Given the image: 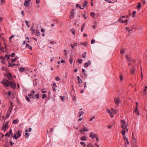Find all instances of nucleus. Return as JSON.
<instances>
[{
    "instance_id": "obj_6",
    "label": "nucleus",
    "mask_w": 147,
    "mask_h": 147,
    "mask_svg": "<svg viewBox=\"0 0 147 147\" xmlns=\"http://www.w3.org/2000/svg\"><path fill=\"white\" fill-rule=\"evenodd\" d=\"M31 0H25V2L24 3V5L25 6H28L30 2H31Z\"/></svg>"
},
{
    "instance_id": "obj_36",
    "label": "nucleus",
    "mask_w": 147,
    "mask_h": 147,
    "mask_svg": "<svg viewBox=\"0 0 147 147\" xmlns=\"http://www.w3.org/2000/svg\"><path fill=\"white\" fill-rule=\"evenodd\" d=\"M136 11H134L132 12V17L133 18L135 17L136 14Z\"/></svg>"
},
{
    "instance_id": "obj_15",
    "label": "nucleus",
    "mask_w": 147,
    "mask_h": 147,
    "mask_svg": "<svg viewBox=\"0 0 147 147\" xmlns=\"http://www.w3.org/2000/svg\"><path fill=\"white\" fill-rule=\"evenodd\" d=\"M136 69L135 67L132 68L131 69V73L132 75H134L135 74V70Z\"/></svg>"
},
{
    "instance_id": "obj_43",
    "label": "nucleus",
    "mask_w": 147,
    "mask_h": 147,
    "mask_svg": "<svg viewBox=\"0 0 147 147\" xmlns=\"http://www.w3.org/2000/svg\"><path fill=\"white\" fill-rule=\"evenodd\" d=\"M80 144L81 145H83L84 146H86L85 143L83 142H80Z\"/></svg>"
},
{
    "instance_id": "obj_8",
    "label": "nucleus",
    "mask_w": 147,
    "mask_h": 147,
    "mask_svg": "<svg viewBox=\"0 0 147 147\" xmlns=\"http://www.w3.org/2000/svg\"><path fill=\"white\" fill-rule=\"evenodd\" d=\"M11 106L9 107L8 109V110L7 112V113H11L12 109H13V104L12 102L11 103Z\"/></svg>"
},
{
    "instance_id": "obj_28",
    "label": "nucleus",
    "mask_w": 147,
    "mask_h": 147,
    "mask_svg": "<svg viewBox=\"0 0 147 147\" xmlns=\"http://www.w3.org/2000/svg\"><path fill=\"white\" fill-rule=\"evenodd\" d=\"M19 70L20 71L22 72L24 71V69L23 67H20L18 68Z\"/></svg>"
},
{
    "instance_id": "obj_56",
    "label": "nucleus",
    "mask_w": 147,
    "mask_h": 147,
    "mask_svg": "<svg viewBox=\"0 0 147 147\" xmlns=\"http://www.w3.org/2000/svg\"><path fill=\"white\" fill-rule=\"evenodd\" d=\"M10 134L9 133H7L5 135V136H7L8 137L9 136Z\"/></svg>"
},
{
    "instance_id": "obj_41",
    "label": "nucleus",
    "mask_w": 147,
    "mask_h": 147,
    "mask_svg": "<svg viewBox=\"0 0 147 147\" xmlns=\"http://www.w3.org/2000/svg\"><path fill=\"white\" fill-rule=\"evenodd\" d=\"M55 79V80L57 81H59L61 80V79L58 76L56 77Z\"/></svg>"
},
{
    "instance_id": "obj_14",
    "label": "nucleus",
    "mask_w": 147,
    "mask_h": 147,
    "mask_svg": "<svg viewBox=\"0 0 147 147\" xmlns=\"http://www.w3.org/2000/svg\"><path fill=\"white\" fill-rule=\"evenodd\" d=\"M97 136L96 134H94L93 133L91 132L90 135V137L92 138H96Z\"/></svg>"
},
{
    "instance_id": "obj_49",
    "label": "nucleus",
    "mask_w": 147,
    "mask_h": 147,
    "mask_svg": "<svg viewBox=\"0 0 147 147\" xmlns=\"http://www.w3.org/2000/svg\"><path fill=\"white\" fill-rule=\"evenodd\" d=\"M57 86H53V90L55 92L56 91V88H57Z\"/></svg>"
},
{
    "instance_id": "obj_62",
    "label": "nucleus",
    "mask_w": 147,
    "mask_h": 147,
    "mask_svg": "<svg viewBox=\"0 0 147 147\" xmlns=\"http://www.w3.org/2000/svg\"><path fill=\"white\" fill-rule=\"evenodd\" d=\"M119 78H120V80L121 81H122L123 80V78L121 75H120Z\"/></svg>"
},
{
    "instance_id": "obj_39",
    "label": "nucleus",
    "mask_w": 147,
    "mask_h": 147,
    "mask_svg": "<svg viewBox=\"0 0 147 147\" xmlns=\"http://www.w3.org/2000/svg\"><path fill=\"white\" fill-rule=\"evenodd\" d=\"M26 99L28 102H30L31 101L29 98L27 96H26Z\"/></svg>"
},
{
    "instance_id": "obj_12",
    "label": "nucleus",
    "mask_w": 147,
    "mask_h": 147,
    "mask_svg": "<svg viewBox=\"0 0 147 147\" xmlns=\"http://www.w3.org/2000/svg\"><path fill=\"white\" fill-rule=\"evenodd\" d=\"M132 146L137 145L136 144L137 142L136 141V140L135 138H134V139H132Z\"/></svg>"
},
{
    "instance_id": "obj_60",
    "label": "nucleus",
    "mask_w": 147,
    "mask_h": 147,
    "mask_svg": "<svg viewBox=\"0 0 147 147\" xmlns=\"http://www.w3.org/2000/svg\"><path fill=\"white\" fill-rule=\"evenodd\" d=\"M42 93H44L46 92V90H41Z\"/></svg>"
},
{
    "instance_id": "obj_53",
    "label": "nucleus",
    "mask_w": 147,
    "mask_h": 147,
    "mask_svg": "<svg viewBox=\"0 0 147 147\" xmlns=\"http://www.w3.org/2000/svg\"><path fill=\"white\" fill-rule=\"evenodd\" d=\"M10 55H6L5 56V57L7 58V59H8L9 58V56Z\"/></svg>"
},
{
    "instance_id": "obj_30",
    "label": "nucleus",
    "mask_w": 147,
    "mask_h": 147,
    "mask_svg": "<svg viewBox=\"0 0 147 147\" xmlns=\"http://www.w3.org/2000/svg\"><path fill=\"white\" fill-rule=\"evenodd\" d=\"M35 33H36V36H39L40 35V33L38 30H37L36 31V32H35Z\"/></svg>"
},
{
    "instance_id": "obj_42",
    "label": "nucleus",
    "mask_w": 147,
    "mask_h": 147,
    "mask_svg": "<svg viewBox=\"0 0 147 147\" xmlns=\"http://www.w3.org/2000/svg\"><path fill=\"white\" fill-rule=\"evenodd\" d=\"M73 61V59L71 57L70 58V59L69 60V61L70 64H72Z\"/></svg>"
},
{
    "instance_id": "obj_16",
    "label": "nucleus",
    "mask_w": 147,
    "mask_h": 147,
    "mask_svg": "<svg viewBox=\"0 0 147 147\" xmlns=\"http://www.w3.org/2000/svg\"><path fill=\"white\" fill-rule=\"evenodd\" d=\"M30 134L28 132V129H26L25 136L26 138H28Z\"/></svg>"
},
{
    "instance_id": "obj_44",
    "label": "nucleus",
    "mask_w": 147,
    "mask_h": 147,
    "mask_svg": "<svg viewBox=\"0 0 147 147\" xmlns=\"http://www.w3.org/2000/svg\"><path fill=\"white\" fill-rule=\"evenodd\" d=\"M10 113H7L6 114V118H7L9 117Z\"/></svg>"
},
{
    "instance_id": "obj_1",
    "label": "nucleus",
    "mask_w": 147,
    "mask_h": 147,
    "mask_svg": "<svg viewBox=\"0 0 147 147\" xmlns=\"http://www.w3.org/2000/svg\"><path fill=\"white\" fill-rule=\"evenodd\" d=\"M10 81L6 79H3L0 82V83L5 87H7L9 86Z\"/></svg>"
},
{
    "instance_id": "obj_58",
    "label": "nucleus",
    "mask_w": 147,
    "mask_h": 147,
    "mask_svg": "<svg viewBox=\"0 0 147 147\" xmlns=\"http://www.w3.org/2000/svg\"><path fill=\"white\" fill-rule=\"evenodd\" d=\"M10 56H11V57H13L15 56V53H12L10 55Z\"/></svg>"
},
{
    "instance_id": "obj_24",
    "label": "nucleus",
    "mask_w": 147,
    "mask_h": 147,
    "mask_svg": "<svg viewBox=\"0 0 147 147\" xmlns=\"http://www.w3.org/2000/svg\"><path fill=\"white\" fill-rule=\"evenodd\" d=\"M19 122V120L18 119H14V120L13 122H12V123H13V124H16L17 123H18Z\"/></svg>"
},
{
    "instance_id": "obj_32",
    "label": "nucleus",
    "mask_w": 147,
    "mask_h": 147,
    "mask_svg": "<svg viewBox=\"0 0 147 147\" xmlns=\"http://www.w3.org/2000/svg\"><path fill=\"white\" fill-rule=\"evenodd\" d=\"M141 6V4L140 2H138L137 5L138 9H140Z\"/></svg>"
},
{
    "instance_id": "obj_61",
    "label": "nucleus",
    "mask_w": 147,
    "mask_h": 147,
    "mask_svg": "<svg viewBox=\"0 0 147 147\" xmlns=\"http://www.w3.org/2000/svg\"><path fill=\"white\" fill-rule=\"evenodd\" d=\"M85 25V23L83 24L81 26V28L83 29L84 28Z\"/></svg>"
},
{
    "instance_id": "obj_51",
    "label": "nucleus",
    "mask_w": 147,
    "mask_h": 147,
    "mask_svg": "<svg viewBox=\"0 0 147 147\" xmlns=\"http://www.w3.org/2000/svg\"><path fill=\"white\" fill-rule=\"evenodd\" d=\"M86 52H85L83 54H82V57L83 58H85L86 56Z\"/></svg>"
},
{
    "instance_id": "obj_11",
    "label": "nucleus",
    "mask_w": 147,
    "mask_h": 147,
    "mask_svg": "<svg viewBox=\"0 0 147 147\" xmlns=\"http://www.w3.org/2000/svg\"><path fill=\"white\" fill-rule=\"evenodd\" d=\"M35 93V91L34 90H33L28 95V96L30 97V98H31V97L33 95H34Z\"/></svg>"
},
{
    "instance_id": "obj_54",
    "label": "nucleus",
    "mask_w": 147,
    "mask_h": 147,
    "mask_svg": "<svg viewBox=\"0 0 147 147\" xmlns=\"http://www.w3.org/2000/svg\"><path fill=\"white\" fill-rule=\"evenodd\" d=\"M13 138L16 140L18 138V137L16 136V134H14L13 135Z\"/></svg>"
},
{
    "instance_id": "obj_9",
    "label": "nucleus",
    "mask_w": 147,
    "mask_h": 147,
    "mask_svg": "<svg viewBox=\"0 0 147 147\" xmlns=\"http://www.w3.org/2000/svg\"><path fill=\"white\" fill-rule=\"evenodd\" d=\"M91 62L90 60H89L88 62L86 63L84 65V67L85 68L87 67L91 64Z\"/></svg>"
},
{
    "instance_id": "obj_37",
    "label": "nucleus",
    "mask_w": 147,
    "mask_h": 147,
    "mask_svg": "<svg viewBox=\"0 0 147 147\" xmlns=\"http://www.w3.org/2000/svg\"><path fill=\"white\" fill-rule=\"evenodd\" d=\"M25 22L26 23V25L27 26V27L28 28L30 26H29V25L28 24L29 21H27V20H25Z\"/></svg>"
},
{
    "instance_id": "obj_21",
    "label": "nucleus",
    "mask_w": 147,
    "mask_h": 147,
    "mask_svg": "<svg viewBox=\"0 0 147 147\" xmlns=\"http://www.w3.org/2000/svg\"><path fill=\"white\" fill-rule=\"evenodd\" d=\"M127 59L129 61H133L134 62H135V60L134 59H132L130 57H129L128 56H126Z\"/></svg>"
},
{
    "instance_id": "obj_4",
    "label": "nucleus",
    "mask_w": 147,
    "mask_h": 147,
    "mask_svg": "<svg viewBox=\"0 0 147 147\" xmlns=\"http://www.w3.org/2000/svg\"><path fill=\"white\" fill-rule=\"evenodd\" d=\"M9 85L10 87L12 88L13 89H15L16 88V84L14 82L10 81Z\"/></svg>"
},
{
    "instance_id": "obj_64",
    "label": "nucleus",
    "mask_w": 147,
    "mask_h": 147,
    "mask_svg": "<svg viewBox=\"0 0 147 147\" xmlns=\"http://www.w3.org/2000/svg\"><path fill=\"white\" fill-rule=\"evenodd\" d=\"M141 1L143 4H144L146 3V2L144 0H141Z\"/></svg>"
},
{
    "instance_id": "obj_2",
    "label": "nucleus",
    "mask_w": 147,
    "mask_h": 147,
    "mask_svg": "<svg viewBox=\"0 0 147 147\" xmlns=\"http://www.w3.org/2000/svg\"><path fill=\"white\" fill-rule=\"evenodd\" d=\"M121 127L123 129H127V124L123 120H121Z\"/></svg>"
},
{
    "instance_id": "obj_46",
    "label": "nucleus",
    "mask_w": 147,
    "mask_h": 147,
    "mask_svg": "<svg viewBox=\"0 0 147 147\" xmlns=\"http://www.w3.org/2000/svg\"><path fill=\"white\" fill-rule=\"evenodd\" d=\"M125 53V50H121L120 51V53L121 54H124Z\"/></svg>"
},
{
    "instance_id": "obj_63",
    "label": "nucleus",
    "mask_w": 147,
    "mask_h": 147,
    "mask_svg": "<svg viewBox=\"0 0 147 147\" xmlns=\"http://www.w3.org/2000/svg\"><path fill=\"white\" fill-rule=\"evenodd\" d=\"M82 71L83 73V74H84V75H85V74H86L85 71L84 69H82Z\"/></svg>"
},
{
    "instance_id": "obj_7",
    "label": "nucleus",
    "mask_w": 147,
    "mask_h": 147,
    "mask_svg": "<svg viewBox=\"0 0 147 147\" xmlns=\"http://www.w3.org/2000/svg\"><path fill=\"white\" fill-rule=\"evenodd\" d=\"M114 101L115 103V105L117 106H118L119 104V102H120V99H119L116 98H115L114 99Z\"/></svg>"
},
{
    "instance_id": "obj_10",
    "label": "nucleus",
    "mask_w": 147,
    "mask_h": 147,
    "mask_svg": "<svg viewBox=\"0 0 147 147\" xmlns=\"http://www.w3.org/2000/svg\"><path fill=\"white\" fill-rule=\"evenodd\" d=\"M125 140V145L126 147V144L127 145H129V142L128 140V139L126 137L125 138H124Z\"/></svg>"
},
{
    "instance_id": "obj_40",
    "label": "nucleus",
    "mask_w": 147,
    "mask_h": 147,
    "mask_svg": "<svg viewBox=\"0 0 147 147\" xmlns=\"http://www.w3.org/2000/svg\"><path fill=\"white\" fill-rule=\"evenodd\" d=\"M125 28L126 30H127L128 31V32H129L130 31H131L132 30V29L129 30V28L128 27H125Z\"/></svg>"
},
{
    "instance_id": "obj_27",
    "label": "nucleus",
    "mask_w": 147,
    "mask_h": 147,
    "mask_svg": "<svg viewBox=\"0 0 147 147\" xmlns=\"http://www.w3.org/2000/svg\"><path fill=\"white\" fill-rule=\"evenodd\" d=\"M84 114V113L83 111H81L79 113V115L78 116V117H80L81 115H83V114Z\"/></svg>"
},
{
    "instance_id": "obj_23",
    "label": "nucleus",
    "mask_w": 147,
    "mask_h": 147,
    "mask_svg": "<svg viewBox=\"0 0 147 147\" xmlns=\"http://www.w3.org/2000/svg\"><path fill=\"white\" fill-rule=\"evenodd\" d=\"M16 134L17 136L18 137V138H19L21 135V132H20V131H19L18 132H17L16 133Z\"/></svg>"
},
{
    "instance_id": "obj_48",
    "label": "nucleus",
    "mask_w": 147,
    "mask_h": 147,
    "mask_svg": "<svg viewBox=\"0 0 147 147\" xmlns=\"http://www.w3.org/2000/svg\"><path fill=\"white\" fill-rule=\"evenodd\" d=\"M35 96L36 97L37 99H38L39 98V94H37L35 95Z\"/></svg>"
},
{
    "instance_id": "obj_34",
    "label": "nucleus",
    "mask_w": 147,
    "mask_h": 147,
    "mask_svg": "<svg viewBox=\"0 0 147 147\" xmlns=\"http://www.w3.org/2000/svg\"><path fill=\"white\" fill-rule=\"evenodd\" d=\"M34 28V26H32L31 28V30H32V34H33V33H35V29L34 28Z\"/></svg>"
},
{
    "instance_id": "obj_29",
    "label": "nucleus",
    "mask_w": 147,
    "mask_h": 147,
    "mask_svg": "<svg viewBox=\"0 0 147 147\" xmlns=\"http://www.w3.org/2000/svg\"><path fill=\"white\" fill-rule=\"evenodd\" d=\"M125 130H122L121 132V133L122 134L123 138H125Z\"/></svg>"
},
{
    "instance_id": "obj_57",
    "label": "nucleus",
    "mask_w": 147,
    "mask_h": 147,
    "mask_svg": "<svg viewBox=\"0 0 147 147\" xmlns=\"http://www.w3.org/2000/svg\"><path fill=\"white\" fill-rule=\"evenodd\" d=\"M95 40L93 39H92L91 41V43L92 44H94L95 43Z\"/></svg>"
},
{
    "instance_id": "obj_20",
    "label": "nucleus",
    "mask_w": 147,
    "mask_h": 147,
    "mask_svg": "<svg viewBox=\"0 0 147 147\" xmlns=\"http://www.w3.org/2000/svg\"><path fill=\"white\" fill-rule=\"evenodd\" d=\"M17 65L15 63H9L8 65V67H13L15 66L16 65Z\"/></svg>"
},
{
    "instance_id": "obj_18",
    "label": "nucleus",
    "mask_w": 147,
    "mask_h": 147,
    "mask_svg": "<svg viewBox=\"0 0 147 147\" xmlns=\"http://www.w3.org/2000/svg\"><path fill=\"white\" fill-rule=\"evenodd\" d=\"M108 127L109 129L110 128H115V125L114 123H112L111 125H109L108 126Z\"/></svg>"
},
{
    "instance_id": "obj_45",
    "label": "nucleus",
    "mask_w": 147,
    "mask_h": 147,
    "mask_svg": "<svg viewBox=\"0 0 147 147\" xmlns=\"http://www.w3.org/2000/svg\"><path fill=\"white\" fill-rule=\"evenodd\" d=\"M78 62L80 63H82V59H78Z\"/></svg>"
},
{
    "instance_id": "obj_31",
    "label": "nucleus",
    "mask_w": 147,
    "mask_h": 147,
    "mask_svg": "<svg viewBox=\"0 0 147 147\" xmlns=\"http://www.w3.org/2000/svg\"><path fill=\"white\" fill-rule=\"evenodd\" d=\"M76 7L77 8H79L80 9H83V8L79 4H77L76 5Z\"/></svg>"
},
{
    "instance_id": "obj_50",
    "label": "nucleus",
    "mask_w": 147,
    "mask_h": 147,
    "mask_svg": "<svg viewBox=\"0 0 147 147\" xmlns=\"http://www.w3.org/2000/svg\"><path fill=\"white\" fill-rule=\"evenodd\" d=\"M71 32L74 35L75 34V31L74 29H71Z\"/></svg>"
},
{
    "instance_id": "obj_26",
    "label": "nucleus",
    "mask_w": 147,
    "mask_h": 147,
    "mask_svg": "<svg viewBox=\"0 0 147 147\" xmlns=\"http://www.w3.org/2000/svg\"><path fill=\"white\" fill-rule=\"evenodd\" d=\"M89 130L88 129H81L79 131V132L80 134L82 133L83 131H88Z\"/></svg>"
},
{
    "instance_id": "obj_47",
    "label": "nucleus",
    "mask_w": 147,
    "mask_h": 147,
    "mask_svg": "<svg viewBox=\"0 0 147 147\" xmlns=\"http://www.w3.org/2000/svg\"><path fill=\"white\" fill-rule=\"evenodd\" d=\"M119 21L120 23H124V21L123 20H122L121 19H119Z\"/></svg>"
},
{
    "instance_id": "obj_25",
    "label": "nucleus",
    "mask_w": 147,
    "mask_h": 147,
    "mask_svg": "<svg viewBox=\"0 0 147 147\" xmlns=\"http://www.w3.org/2000/svg\"><path fill=\"white\" fill-rule=\"evenodd\" d=\"M87 3H88V2L87 1H84V2L83 4V5L82 6V7H82L83 8V9L87 5Z\"/></svg>"
},
{
    "instance_id": "obj_35",
    "label": "nucleus",
    "mask_w": 147,
    "mask_h": 147,
    "mask_svg": "<svg viewBox=\"0 0 147 147\" xmlns=\"http://www.w3.org/2000/svg\"><path fill=\"white\" fill-rule=\"evenodd\" d=\"M80 139L82 141H85L86 140V139L85 138V137L84 136L82 137Z\"/></svg>"
},
{
    "instance_id": "obj_22",
    "label": "nucleus",
    "mask_w": 147,
    "mask_h": 147,
    "mask_svg": "<svg viewBox=\"0 0 147 147\" xmlns=\"http://www.w3.org/2000/svg\"><path fill=\"white\" fill-rule=\"evenodd\" d=\"M77 78L78 80V84H81L82 82V80L80 78L79 76H78Z\"/></svg>"
},
{
    "instance_id": "obj_19",
    "label": "nucleus",
    "mask_w": 147,
    "mask_h": 147,
    "mask_svg": "<svg viewBox=\"0 0 147 147\" xmlns=\"http://www.w3.org/2000/svg\"><path fill=\"white\" fill-rule=\"evenodd\" d=\"M8 123L6 122L5 124L3 126L1 129H6V128H8Z\"/></svg>"
},
{
    "instance_id": "obj_3",
    "label": "nucleus",
    "mask_w": 147,
    "mask_h": 147,
    "mask_svg": "<svg viewBox=\"0 0 147 147\" xmlns=\"http://www.w3.org/2000/svg\"><path fill=\"white\" fill-rule=\"evenodd\" d=\"M4 76H6L9 80H11L12 78V74L10 73H7L6 74H4Z\"/></svg>"
},
{
    "instance_id": "obj_33",
    "label": "nucleus",
    "mask_w": 147,
    "mask_h": 147,
    "mask_svg": "<svg viewBox=\"0 0 147 147\" xmlns=\"http://www.w3.org/2000/svg\"><path fill=\"white\" fill-rule=\"evenodd\" d=\"M90 15L91 16L93 17V18H95V13L93 12H92L90 13Z\"/></svg>"
},
{
    "instance_id": "obj_52",
    "label": "nucleus",
    "mask_w": 147,
    "mask_h": 147,
    "mask_svg": "<svg viewBox=\"0 0 147 147\" xmlns=\"http://www.w3.org/2000/svg\"><path fill=\"white\" fill-rule=\"evenodd\" d=\"M81 44L83 45L86 46L87 45V43L86 42H85L83 43H81Z\"/></svg>"
},
{
    "instance_id": "obj_13",
    "label": "nucleus",
    "mask_w": 147,
    "mask_h": 147,
    "mask_svg": "<svg viewBox=\"0 0 147 147\" xmlns=\"http://www.w3.org/2000/svg\"><path fill=\"white\" fill-rule=\"evenodd\" d=\"M107 113H109V114L111 117H113L114 116L113 114V113L110 111V110H109L108 109H107Z\"/></svg>"
},
{
    "instance_id": "obj_59",
    "label": "nucleus",
    "mask_w": 147,
    "mask_h": 147,
    "mask_svg": "<svg viewBox=\"0 0 147 147\" xmlns=\"http://www.w3.org/2000/svg\"><path fill=\"white\" fill-rule=\"evenodd\" d=\"M27 48L29 49L32 50V47L29 45L27 47Z\"/></svg>"
},
{
    "instance_id": "obj_5",
    "label": "nucleus",
    "mask_w": 147,
    "mask_h": 147,
    "mask_svg": "<svg viewBox=\"0 0 147 147\" xmlns=\"http://www.w3.org/2000/svg\"><path fill=\"white\" fill-rule=\"evenodd\" d=\"M74 11L73 9H72L70 12V15L69 16V19L71 20L73 18Z\"/></svg>"
},
{
    "instance_id": "obj_17",
    "label": "nucleus",
    "mask_w": 147,
    "mask_h": 147,
    "mask_svg": "<svg viewBox=\"0 0 147 147\" xmlns=\"http://www.w3.org/2000/svg\"><path fill=\"white\" fill-rule=\"evenodd\" d=\"M93 23L94 25L92 26V28L93 29H95L97 27V22L95 20H94Z\"/></svg>"
},
{
    "instance_id": "obj_55",
    "label": "nucleus",
    "mask_w": 147,
    "mask_h": 147,
    "mask_svg": "<svg viewBox=\"0 0 147 147\" xmlns=\"http://www.w3.org/2000/svg\"><path fill=\"white\" fill-rule=\"evenodd\" d=\"M47 96L46 94H44L42 96V98L44 99L47 97Z\"/></svg>"
},
{
    "instance_id": "obj_38",
    "label": "nucleus",
    "mask_w": 147,
    "mask_h": 147,
    "mask_svg": "<svg viewBox=\"0 0 147 147\" xmlns=\"http://www.w3.org/2000/svg\"><path fill=\"white\" fill-rule=\"evenodd\" d=\"M16 59L17 57H16L15 58L12 59V60L11 61V62L12 63L15 62L16 61Z\"/></svg>"
}]
</instances>
